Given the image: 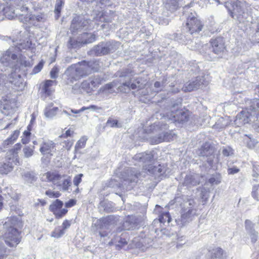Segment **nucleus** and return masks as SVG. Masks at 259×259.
I'll return each instance as SVG.
<instances>
[{
    "mask_svg": "<svg viewBox=\"0 0 259 259\" xmlns=\"http://www.w3.org/2000/svg\"><path fill=\"white\" fill-rule=\"evenodd\" d=\"M21 224L18 218L15 217L8 218L4 224V228L6 229L5 241L11 247H16L21 241L20 233L17 230Z\"/></svg>",
    "mask_w": 259,
    "mask_h": 259,
    "instance_id": "1",
    "label": "nucleus"
},
{
    "mask_svg": "<svg viewBox=\"0 0 259 259\" xmlns=\"http://www.w3.org/2000/svg\"><path fill=\"white\" fill-rule=\"evenodd\" d=\"M134 73L130 69H125V71L120 75V81L121 85L118 87L119 91L121 92L128 93L131 90L138 89L139 94L143 96L148 95L147 89H141V84L139 80H133Z\"/></svg>",
    "mask_w": 259,
    "mask_h": 259,
    "instance_id": "2",
    "label": "nucleus"
},
{
    "mask_svg": "<svg viewBox=\"0 0 259 259\" xmlns=\"http://www.w3.org/2000/svg\"><path fill=\"white\" fill-rule=\"evenodd\" d=\"M181 103L174 104L163 113H156L157 118L160 115L165 120L171 123H184L189 119V112L181 108Z\"/></svg>",
    "mask_w": 259,
    "mask_h": 259,
    "instance_id": "3",
    "label": "nucleus"
},
{
    "mask_svg": "<svg viewBox=\"0 0 259 259\" xmlns=\"http://www.w3.org/2000/svg\"><path fill=\"white\" fill-rule=\"evenodd\" d=\"M168 126L166 123H154L150 127L153 133H157L154 136H151V142L152 144H157L162 142H169L173 140L176 135L171 131H167Z\"/></svg>",
    "mask_w": 259,
    "mask_h": 259,
    "instance_id": "4",
    "label": "nucleus"
},
{
    "mask_svg": "<svg viewBox=\"0 0 259 259\" xmlns=\"http://www.w3.org/2000/svg\"><path fill=\"white\" fill-rule=\"evenodd\" d=\"M182 19H186V28L190 34L200 31L203 27L200 21L196 17V14L192 12L189 8L185 7Z\"/></svg>",
    "mask_w": 259,
    "mask_h": 259,
    "instance_id": "5",
    "label": "nucleus"
},
{
    "mask_svg": "<svg viewBox=\"0 0 259 259\" xmlns=\"http://www.w3.org/2000/svg\"><path fill=\"white\" fill-rule=\"evenodd\" d=\"M245 7V3L238 0H231L230 5L227 6L231 17L240 23H244L247 18L248 14L244 11Z\"/></svg>",
    "mask_w": 259,
    "mask_h": 259,
    "instance_id": "6",
    "label": "nucleus"
},
{
    "mask_svg": "<svg viewBox=\"0 0 259 259\" xmlns=\"http://www.w3.org/2000/svg\"><path fill=\"white\" fill-rule=\"evenodd\" d=\"M119 44L113 41L101 42L95 46L90 51L92 55L97 56H102L112 53L116 51Z\"/></svg>",
    "mask_w": 259,
    "mask_h": 259,
    "instance_id": "7",
    "label": "nucleus"
},
{
    "mask_svg": "<svg viewBox=\"0 0 259 259\" xmlns=\"http://www.w3.org/2000/svg\"><path fill=\"white\" fill-rule=\"evenodd\" d=\"M85 73L80 63L78 64L71 65L65 72V74L67 77V83L68 84L73 83L74 81L85 76Z\"/></svg>",
    "mask_w": 259,
    "mask_h": 259,
    "instance_id": "8",
    "label": "nucleus"
},
{
    "mask_svg": "<svg viewBox=\"0 0 259 259\" xmlns=\"http://www.w3.org/2000/svg\"><path fill=\"white\" fill-rule=\"evenodd\" d=\"M115 218L113 215H109L97 222V226L101 229L99 231L101 237H108V238L111 237L113 233H110V230L115 224Z\"/></svg>",
    "mask_w": 259,
    "mask_h": 259,
    "instance_id": "9",
    "label": "nucleus"
},
{
    "mask_svg": "<svg viewBox=\"0 0 259 259\" xmlns=\"http://www.w3.org/2000/svg\"><path fill=\"white\" fill-rule=\"evenodd\" d=\"M215 148L210 143L206 142L198 150V154L206 161L209 166L212 167L214 159Z\"/></svg>",
    "mask_w": 259,
    "mask_h": 259,
    "instance_id": "10",
    "label": "nucleus"
},
{
    "mask_svg": "<svg viewBox=\"0 0 259 259\" xmlns=\"http://www.w3.org/2000/svg\"><path fill=\"white\" fill-rule=\"evenodd\" d=\"M91 22V20L85 19L83 16H76L74 17L70 25L71 32L72 34H75L82 29H87Z\"/></svg>",
    "mask_w": 259,
    "mask_h": 259,
    "instance_id": "11",
    "label": "nucleus"
},
{
    "mask_svg": "<svg viewBox=\"0 0 259 259\" xmlns=\"http://www.w3.org/2000/svg\"><path fill=\"white\" fill-rule=\"evenodd\" d=\"M12 48L8 49L1 57V62L5 66L13 67L18 61V56Z\"/></svg>",
    "mask_w": 259,
    "mask_h": 259,
    "instance_id": "12",
    "label": "nucleus"
},
{
    "mask_svg": "<svg viewBox=\"0 0 259 259\" xmlns=\"http://www.w3.org/2000/svg\"><path fill=\"white\" fill-rule=\"evenodd\" d=\"M56 144L52 141L47 140L42 142L39 148L41 154L47 158H50L56 152Z\"/></svg>",
    "mask_w": 259,
    "mask_h": 259,
    "instance_id": "13",
    "label": "nucleus"
},
{
    "mask_svg": "<svg viewBox=\"0 0 259 259\" xmlns=\"http://www.w3.org/2000/svg\"><path fill=\"white\" fill-rule=\"evenodd\" d=\"M197 215V213H195V210H182L181 217L176 219V222L178 225L182 227L191 222Z\"/></svg>",
    "mask_w": 259,
    "mask_h": 259,
    "instance_id": "14",
    "label": "nucleus"
},
{
    "mask_svg": "<svg viewBox=\"0 0 259 259\" xmlns=\"http://www.w3.org/2000/svg\"><path fill=\"white\" fill-rule=\"evenodd\" d=\"M210 44L212 52L220 57L222 56L226 50L224 39L222 37H218L211 39Z\"/></svg>",
    "mask_w": 259,
    "mask_h": 259,
    "instance_id": "15",
    "label": "nucleus"
},
{
    "mask_svg": "<svg viewBox=\"0 0 259 259\" xmlns=\"http://www.w3.org/2000/svg\"><path fill=\"white\" fill-rule=\"evenodd\" d=\"M8 78L9 82L13 84L16 90L22 91L24 89L25 83L20 74H17L15 72H12Z\"/></svg>",
    "mask_w": 259,
    "mask_h": 259,
    "instance_id": "16",
    "label": "nucleus"
},
{
    "mask_svg": "<svg viewBox=\"0 0 259 259\" xmlns=\"http://www.w3.org/2000/svg\"><path fill=\"white\" fill-rule=\"evenodd\" d=\"M206 83L203 76H197L194 80L187 83L184 88V90L185 92H192L202 87Z\"/></svg>",
    "mask_w": 259,
    "mask_h": 259,
    "instance_id": "17",
    "label": "nucleus"
},
{
    "mask_svg": "<svg viewBox=\"0 0 259 259\" xmlns=\"http://www.w3.org/2000/svg\"><path fill=\"white\" fill-rule=\"evenodd\" d=\"M85 76L90 74L92 71L97 72L100 68L99 61L97 60H91L89 62L83 61L80 62Z\"/></svg>",
    "mask_w": 259,
    "mask_h": 259,
    "instance_id": "18",
    "label": "nucleus"
},
{
    "mask_svg": "<svg viewBox=\"0 0 259 259\" xmlns=\"http://www.w3.org/2000/svg\"><path fill=\"white\" fill-rule=\"evenodd\" d=\"M134 158L145 163L144 165L152 164L151 163L154 160L153 151L138 153L135 155Z\"/></svg>",
    "mask_w": 259,
    "mask_h": 259,
    "instance_id": "19",
    "label": "nucleus"
},
{
    "mask_svg": "<svg viewBox=\"0 0 259 259\" xmlns=\"http://www.w3.org/2000/svg\"><path fill=\"white\" fill-rule=\"evenodd\" d=\"M143 169L147 170L150 174L157 176H161L165 172V167L160 164L158 166H154L152 164L143 165Z\"/></svg>",
    "mask_w": 259,
    "mask_h": 259,
    "instance_id": "20",
    "label": "nucleus"
},
{
    "mask_svg": "<svg viewBox=\"0 0 259 259\" xmlns=\"http://www.w3.org/2000/svg\"><path fill=\"white\" fill-rule=\"evenodd\" d=\"M245 229L250 236L251 242L255 243L258 238V233L254 229V224L248 220L245 222Z\"/></svg>",
    "mask_w": 259,
    "mask_h": 259,
    "instance_id": "21",
    "label": "nucleus"
},
{
    "mask_svg": "<svg viewBox=\"0 0 259 259\" xmlns=\"http://www.w3.org/2000/svg\"><path fill=\"white\" fill-rule=\"evenodd\" d=\"M200 183V178L197 174L187 175L185 177L183 185L191 187L198 185Z\"/></svg>",
    "mask_w": 259,
    "mask_h": 259,
    "instance_id": "22",
    "label": "nucleus"
},
{
    "mask_svg": "<svg viewBox=\"0 0 259 259\" xmlns=\"http://www.w3.org/2000/svg\"><path fill=\"white\" fill-rule=\"evenodd\" d=\"M127 177L124 180L125 182L130 183L136 182L140 175V172L135 168H130L126 170Z\"/></svg>",
    "mask_w": 259,
    "mask_h": 259,
    "instance_id": "23",
    "label": "nucleus"
},
{
    "mask_svg": "<svg viewBox=\"0 0 259 259\" xmlns=\"http://www.w3.org/2000/svg\"><path fill=\"white\" fill-rule=\"evenodd\" d=\"M127 244V242L125 238H122L119 236L113 235V238L111 239V241L109 242V245L115 244L117 249H120Z\"/></svg>",
    "mask_w": 259,
    "mask_h": 259,
    "instance_id": "24",
    "label": "nucleus"
},
{
    "mask_svg": "<svg viewBox=\"0 0 259 259\" xmlns=\"http://www.w3.org/2000/svg\"><path fill=\"white\" fill-rule=\"evenodd\" d=\"M88 138L86 136H83L77 142L74 147L73 159L76 158L77 154H81L80 150L84 148L85 146Z\"/></svg>",
    "mask_w": 259,
    "mask_h": 259,
    "instance_id": "25",
    "label": "nucleus"
},
{
    "mask_svg": "<svg viewBox=\"0 0 259 259\" xmlns=\"http://www.w3.org/2000/svg\"><path fill=\"white\" fill-rule=\"evenodd\" d=\"M53 103H49L45 108L44 114L46 117L52 118L55 116L59 111L58 107H54Z\"/></svg>",
    "mask_w": 259,
    "mask_h": 259,
    "instance_id": "26",
    "label": "nucleus"
},
{
    "mask_svg": "<svg viewBox=\"0 0 259 259\" xmlns=\"http://www.w3.org/2000/svg\"><path fill=\"white\" fill-rule=\"evenodd\" d=\"M79 39L82 44H90L96 40V35L92 33L85 32L81 34Z\"/></svg>",
    "mask_w": 259,
    "mask_h": 259,
    "instance_id": "27",
    "label": "nucleus"
},
{
    "mask_svg": "<svg viewBox=\"0 0 259 259\" xmlns=\"http://www.w3.org/2000/svg\"><path fill=\"white\" fill-rule=\"evenodd\" d=\"M195 210V213H197V204L194 199H190L184 203V206L182 210L185 211H188V210Z\"/></svg>",
    "mask_w": 259,
    "mask_h": 259,
    "instance_id": "28",
    "label": "nucleus"
},
{
    "mask_svg": "<svg viewBox=\"0 0 259 259\" xmlns=\"http://www.w3.org/2000/svg\"><path fill=\"white\" fill-rule=\"evenodd\" d=\"M136 226L134 217L127 218L123 223V227L126 230H133L135 228Z\"/></svg>",
    "mask_w": 259,
    "mask_h": 259,
    "instance_id": "29",
    "label": "nucleus"
},
{
    "mask_svg": "<svg viewBox=\"0 0 259 259\" xmlns=\"http://www.w3.org/2000/svg\"><path fill=\"white\" fill-rule=\"evenodd\" d=\"M44 177H46V181L51 182L54 184L60 179V176L59 175L52 172L46 173L44 175Z\"/></svg>",
    "mask_w": 259,
    "mask_h": 259,
    "instance_id": "30",
    "label": "nucleus"
},
{
    "mask_svg": "<svg viewBox=\"0 0 259 259\" xmlns=\"http://www.w3.org/2000/svg\"><path fill=\"white\" fill-rule=\"evenodd\" d=\"M166 8L170 11H174L178 8V0H163Z\"/></svg>",
    "mask_w": 259,
    "mask_h": 259,
    "instance_id": "31",
    "label": "nucleus"
},
{
    "mask_svg": "<svg viewBox=\"0 0 259 259\" xmlns=\"http://www.w3.org/2000/svg\"><path fill=\"white\" fill-rule=\"evenodd\" d=\"M63 203L59 199H56L50 205V210L53 213H57V210L60 209L62 208Z\"/></svg>",
    "mask_w": 259,
    "mask_h": 259,
    "instance_id": "32",
    "label": "nucleus"
},
{
    "mask_svg": "<svg viewBox=\"0 0 259 259\" xmlns=\"http://www.w3.org/2000/svg\"><path fill=\"white\" fill-rule=\"evenodd\" d=\"M89 80L91 83V87L93 88L98 87L99 84H101L103 81L104 79L102 77H100L99 75H96L90 77Z\"/></svg>",
    "mask_w": 259,
    "mask_h": 259,
    "instance_id": "33",
    "label": "nucleus"
},
{
    "mask_svg": "<svg viewBox=\"0 0 259 259\" xmlns=\"http://www.w3.org/2000/svg\"><path fill=\"white\" fill-rule=\"evenodd\" d=\"M13 169V164L11 162L3 163L0 164V173L7 174Z\"/></svg>",
    "mask_w": 259,
    "mask_h": 259,
    "instance_id": "34",
    "label": "nucleus"
},
{
    "mask_svg": "<svg viewBox=\"0 0 259 259\" xmlns=\"http://www.w3.org/2000/svg\"><path fill=\"white\" fill-rule=\"evenodd\" d=\"M166 81L167 78H164L161 82L156 81L154 83V89H153V92L154 93H158L161 91L165 87Z\"/></svg>",
    "mask_w": 259,
    "mask_h": 259,
    "instance_id": "35",
    "label": "nucleus"
},
{
    "mask_svg": "<svg viewBox=\"0 0 259 259\" xmlns=\"http://www.w3.org/2000/svg\"><path fill=\"white\" fill-rule=\"evenodd\" d=\"M251 116V114L249 113L248 112L245 113L244 111H242L240 114H237L236 116V121L238 120H242V122L243 124L249 122V117Z\"/></svg>",
    "mask_w": 259,
    "mask_h": 259,
    "instance_id": "36",
    "label": "nucleus"
},
{
    "mask_svg": "<svg viewBox=\"0 0 259 259\" xmlns=\"http://www.w3.org/2000/svg\"><path fill=\"white\" fill-rule=\"evenodd\" d=\"M223 254V250L220 247L214 248L212 250L210 259H221Z\"/></svg>",
    "mask_w": 259,
    "mask_h": 259,
    "instance_id": "37",
    "label": "nucleus"
},
{
    "mask_svg": "<svg viewBox=\"0 0 259 259\" xmlns=\"http://www.w3.org/2000/svg\"><path fill=\"white\" fill-rule=\"evenodd\" d=\"M82 44L80 39L79 41H77L74 38H70L67 47L69 49H76L80 47Z\"/></svg>",
    "mask_w": 259,
    "mask_h": 259,
    "instance_id": "38",
    "label": "nucleus"
},
{
    "mask_svg": "<svg viewBox=\"0 0 259 259\" xmlns=\"http://www.w3.org/2000/svg\"><path fill=\"white\" fill-rule=\"evenodd\" d=\"M19 135V131L16 130L14 132L13 135H11V137L8 138L4 142V145L8 146L9 144H12L14 141H15Z\"/></svg>",
    "mask_w": 259,
    "mask_h": 259,
    "instance_id": "39",
    "label": "nucleus"
},
{
    "mask_svg": "<svg viewBox=\"0 0 259 259\" xmlns=\"http://www.w3.org/2000/svg\"><path fill=\"white\" fill-rule=\"evenodd\" d=\"M222 177L220 174H214L212 176V177L209 178L208 180V182L212 185H218L221 182Z\"/></svg>",
    "mask_w": 259,
    "mask_h": 259,
    "instance_id": "40",
    "label": "nucleus"
},
{
    "mask_svg": "<svg viewBox=\"0 0 259 259\" xmlns=\"http://www.w3.org/2000/svg\"><path fill=\"white\" fill-rule=\"evenodd\" d=\"M228 122L227 120L223 117H221L219 118L214 126L218 129H223L228 125Z\"/></svg>",
    "mask_w": 259,
    "mask_h": 259,
    "instance_id": "41",
    "label": "nucleus"
},
{
    "mask_svg": "<svg viewBox=\"0 0 259 259\" xmlns=\"http://www.w3.org/2000/svg\"><path fill=\"white\" fill-rule=\"evenodd\" d=\"M159 221L160 223L164 224L167 222L168 224L171 221V218L169 212H165L162 213L159 218Z\"/></svg>",
    "mask_w": 259,
    "mask_h": 259,
    "instance_id": "42",
    "label": "nucleus"
},
{
    "mask_svg": "<svg viewBox=\"0 0 259 259\" xmlns=\"http://www.w3.org/2000/svg\"><path fill=\"white\" fill-rule=\"evenodd\" d=\"M34 149V146H33L32 147L25 146L23 149L24 156L26 158L31 157L33 154Z\"/></svg>",
    "mask_w": 259,
    "mask_h": 259,
    "instance_id": "43",
    "label": "nucleus"
},
{
    "mask_svg": "<svg viewBox=\"0 0 259 259\" xmlns=\"http://www.w3.org/2000/svg\"><path fill=\"white\" fill-rule=\"evenodd\" d=\"M65 234V231L59 228H56L51 234V236L56 238H59Z\"/></svg>",
    "mask_w": 259,
    "mask_h": 259,
    "instance_id": "44",
    "label": "nucleus"
},
{
    "mask_svg": "<svg viewBox=\"0 0 259 259\" xmlns=\"http://www.w3.org/2000/svg\"><path fill=\"white\" fill-rule=\"evenodd\" d=\"M125 70L120 73H118V75L120 76V75H121V73L124 72ZM120 77H119V80L118 81V83H117L115 81H113L112 82H110L109 83H107L105 85V89L107 90H111L113 87H117L118 89L119 90L118 87L121 85L120 81Z\"/></svg>",
    "mask_w": 259,
    "mask_h": 259,
    "instance_id": "45",
    "label": "nucleus"
},
{
    "mask_svg": "<svg viewBox=\"0 0 259 259\" xmlns=\"http://www.w3.org/2000/svg\"><path fill=\"white\" fill-rule=\"evenodd\" d=\"M100 204L106 211L108 212L112 211L113 207L110 202L103 201L101 202Z\"/></svg>",
    "mask_w": 259,
    "mask_h": 259,
    "instance_id": "46",
    "label": "nucleus"
},
{
    "mask_svg": "<svg viewBox=\"0 0 259 259\" xmlns=\"http://www.w3.org/2000/svg\"><path fill=\"white\" fill-rule=\"evenodd\" d=\"M54 82V81L52 80H47L46 81L44 87L42 88V90L45 92V93H46L48 95H50V90L49 88L52 85L53 83Z\"/></svg>",
    "mask_w": 259,
    "mask_h": 259,
    "instance_id": "47",
    "label": "nucleus"
},
{
    "mask_svg": "<svg viewBox=\"0 0 259 259\" xmlns=\"http://www.w3.org/2000/svg\"><path fill=\"white\" fill-rule=\"evenodd\" d=\"M68 210L66 208H61L57 210V213H54L55 215L56 218L59 219L62 218L64 215L67 212Z\"/></svg>",
    "mask_w": 259,
    "mask_h": 259,
    "instance_id": "48",
    "label": "nucleus"
},
{
    "mask_svg": "<svg viewBox=\"0 0 259 259\" xmlns=\"http://www.w3.org/2000/svg\"><path fill=\"white\" fill-rule=\"evenodd\" d=\"M259 109V101L258 100H254L252 102L251 105L249 106V110L252 112H255Z\"/></svg>",
    "mask_w": 259,
    "mask_h": 259,
    "instance_id": "49",
    "label": "nucleus"
},
{
    "mask_svg": "<svg viewBox=\"0 0 259 259\" xmlns=\"http://www.w3.org/2000/svg\"><path fill=\"white\" fill-rule=\"evenodd\" d=\"M44 66L43 62H40L37 65H36L32 70L31 74H35L39 72L42 69Z\"/></svg>",
    "mask_w": 259,
    "mask_h": 259,
    "instance_id": "50",
    "label": "nucleus"
},
{
    "mask_svg": "<svg viewBox=\"0 0 259 259\" xmlns=\"http://www.w3.org/2000/svg\"><path fill=\"white\" fill-rule=\"evenodd\" d=\"M102 109V108L101 107H98L95 105H92L88 107H82L81 108V110L85 111V110H91L93 111H98L99 110H101Z\"/></svg>",
    "mask_w": 259,
    "mask_h": 259,
    "instance_id": "51",
    "label": "nucleus"
},
{
    "mask_svg": "<svg viewBox=\"0 0 259 259\" xmlns=\"http://www.w3.org/2000/svg\"><path fill=\"white\" fill-rule=\"evenodd\" d=\"M45 194L50 198H58L61 195L59 192H54L50 190L46 191Z\"/></svg>",
    "mask_w": 259,
    "mask_h": 259,
    "instance_id": "52",
    "label": "nucleus"
},
{
    "mask_svg": "<svg viewBox=\"0 0 259 259\" xmlns=\"http://www.w3.org/2000/svg\"><path fill=\"white\" fill-rule=\"evenodd\" d=\"M209 191L205 188H203L201 191V197L204 201H206L209 197Z\"/></svg>",
    "mask_w": 259,
    "mask_h": 259,
    "instance_id": "53",
    "label": "nucleus"
},
{
    "mask_svg": "<svg viewBox=\"0 0 259 259\" xmlns=\"http://www.w3.org/2000/svg\"><path fill=\"white\" fill-rule=\"evenodd\" d=\"M71 185V180L70 178L64 180L62 183V190L64 191H67Z\"/></svg>",
    "mask_w": 259,
    "mask_h": 259,
    "instance_id": "54",
    "label": "nucleus"
},
{
    "mask_svg": "<svg viewBox=\"0 0 259 259\" xmlns=\"http://www.w3.org/2000/svg\"><path fill=\"white\" fill-rule=\"evenodd\" d=\"M222 154L224 156H229L233 154V150L230 147L224 148L222 150Z\"/></svg>",
    "mask_w": 259,
    "mask_h": 259,
    "instance_id": "55",
    "label": "nucleus"
},
{
    "mask_svg": "<svg viewBox=\"0 0 259 259\" xmlns=\"http://www.w3.org/2000/svg\"><path fill=\"white\" fill-rule=\"evenodd\" d=\"M74 141L73 140H67L65 141L63 143V147L65 148L67 150H69L72 147Z\"/></svg>",
    "mask_w": 259,
    "mask_h": 259,
    "instance_id": "56",
    "label": "nucleus"
},
{
    "mask_svg": "<svg viewBox=\"0 0 259 259\" xmlns=\"http://www.w3.org/2000/svg\"><path fill=\"white\" fill-rule=\"evenodd\" d=\"M81 88L85 90H92L93 87H91V83H90L89 79L88 80L83 81L81 83Z\"/></svg>",
    "mask_w": 259,
    "mask_h": 259,
    "instance_id": "57",
    "label": "nucleus"
},
{
    "mask_svg": "<svg viewBox=\"0 0 259 259\" xmlns=\"http://www.w3.org/2000/svg\"><path fill=\"white\" fill-rule=\"evenodd\" d=\"M83 176V174H80L76 175L73 179V184L75 186H78V185L81 182V178Z\"/></svg>",
    "mask_w": 259,
    "mask_h": 259,
    "instance_id": "58",
    "label": "nucleus"
},
{
    "mask_svg": "<svg viewBox=\"0 0 259 259\" xmlns=\"http://www.w3.org/2000/svg\"><path fill=\"white\" fill-rule=\"evenodd\" d=\"M63 1L62 0H57L56 5H55V12L59 13L61 12V7L63 4Z\"/></svg>",
    "mask_w": 259,
    "mask_h": 259,
    "instance_id": "59",
    "label": "nucleus"
},
{
    "mask_svg": "<svg viewBox=\"0 0 259 259\" xmlns=\"http://www.w3.org/2000/svg\"><path fill=\"white\" fill-rule=\"evenodd\" d=\"M59 72V69L56 67H54L51 72H50V75L51 77L53 79H55L58 76V74Z\"/></svg>",
    "mask_w": 259,
    "mask_h": 259,
    "instance_id": "60",
    "label": "nucleus"
},
{
    "mask_svg": "<svg viewBox=\"0 0 259 259\" xmlns=\"http://www.w3.org/2000/svg\"><path fill=\"white\" fill-rule=\"evenodd\" d=\"M99 19L100 21L104 22H112V18L109 17L105 14H102L100 17Z\"/></svg>",
    "mask_w": 259,
    "mask_h": 259,
    "instance_id": "61",
    "label": "nucleus"
},
{
    "mask_svg": "<svg viewBox=\"0 0 259 259\" xmlns=\"http://www.w3.org/2000/svg\"><path fill=\"white\" fill-rule=\"evenodd\" d=\"M6 9L3 6H0V18H2L3 19V16H5L6 17H8V18L11 19L13 18V16H9L7 15V13L6 12Z\"/></svg>",
    "mask_w": 259,
    "mask_h": 259,
    "instance_id": "62",
    "label": "nucleus"
},
{
    "mask_svg": "<svg viewBox=\"0 0 259 259\" xmlns=\"http://www.w3.org/2000/svg\"><path fill=\"white\" fill-rule=\"evenodd\" d=\"M259 189V185L254 186L253 188V190L252 192V196L256 200H258V194L257 192V191Z\"/></svg>",
    "mask_w": 259,
    "mask_h": 259,
    "instance_id": "63",
    "label": "nucleus"
},
{
    "mask_svg": "<svg viewBox=\"0 0 259 259\" xmlns=\"http://www.w3.org/2000/svg\"><path fill=\"white\" fill-rule=\"evenodd\" d=\"M118 121L113 119H109L107 122V125L110 127L117 126Z\"/></svg>",
    "mask_w": 259,
    "mask_h": 259,
    "instance_id": "64",
    "label": "nucleus"
}]
</instances>
